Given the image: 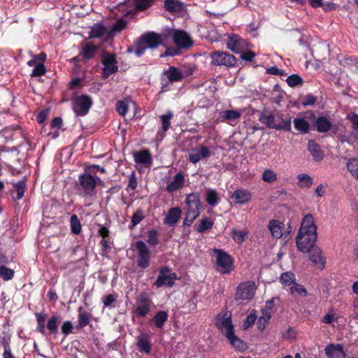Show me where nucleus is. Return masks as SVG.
<instances>
[{"mask_svg":"<svg viewBox=\"0 0 358 358\" xmlns=\"http://www.w3.org/2000/svg\"><path fill=\"white\" fill-rule=\"evenodd\" d=\"M168 319V314L165 311L157 313L151 322L157 327L162 328Z\"/></svg>","mask_w":358,"mask_h":358,"instance_id":"34","label":"nucleus"},{"mask_svg":"<svg viewBox=\"0 0 358 358\" xmlns=\"http://www.w3.org/2000/svg\"><path fill=\"white\" fill-rule=\"evenodd\" d=\"M308 148L315 161L319 162L323 159V152L315 141H308Z\"/></svg>","mask_w":358,"mask_h":358,"instance_id":"27","label":"nucleus"},{"mask_svg":"<svg viewBox=\"0 0 358 358\" xmlns=\"http://www.w3.org/2000/svg\"><path fill=\"white\" fill-rule=\"evenodd\" d=\"M256 320V316L254 314L250 313L246 318L245 323L243 324L244 329L248 328L250 325L253 324Z\"/></svg>","mask_w":358,"mask_h":358,"instance_id":"59","label":"nucleus"},{"mask_svg":"<svg viewBox=\"0 0 358 358\" xmlns=\"http://www.w3.org/2000/svg\"><path fill=\"white\" fill-rule=\"evenodd\" d=\"M117 296L115 294H108L103 298V303L105 307L110 306L112 303L115 301Z\"/></svg>","mask_w":358,"mask_h":358,"instance_id":"55","label":"nucleus"},{"mask_svg":"<svg viewBox=\"0 0 358 358\" xmlns=\"http://www.w3.org/2000/svg\"><path fill=\"white\" fill-rule=\"evenodd\" d=\"M152 301L147 293H141L136 299V307L133 311L134 316L145 317L152 307Z\"/></svg>","mask_w":358,"mask_h":358,"instance_id":"8","label":"nucleus"},{"mask_svg":"<svg viewBox=\"0 0 358 358\" xmlns=\"http://www.w3.org/2000/svg\"><path fill=\"white\" fill-rule=\"evenodd\" d=\"M46 69L43 63L36 64V66L34 67L31 76L32 77H38L44 75Z\"/></svg>","mask_w":358,"mask_h":358,"instance_id":"49","label":"nucleus"},{"mask_svg":"<svg viewBox=\"0 0 358 358\" xmlns=\"http://www.w3.org/2000/svg\"><path fill=\"white\" fill-rule=\"evenodd\" d=\"M78 323L81 327L87 326L90 322V315L87 313L83 310L82 308L78 310Z\"/></svg>","mask_w":358,"mask_h":358,"instance_id":"44","label":"nucleus"},{"mask_svg":"<svg viewBox=\"0 0 358 358\" xmlns=\"http://www.w3.org/2000/svg\"><path fill=\"white\" fill-rule=\"evenodd\" d=\"M3 358H14L11 354L10 349L8 344L4 345V352L3 354Z\"/></svg>","mask_w":358,"mask_h":358,"instance_id":"64","label":"nucleus"},{"mask_svg":"<svg viewBox=\"0 0 358 358\" xmlns=\"http://www.w3.org/2000/svg\"><path fill=\"white\" fill-rule=\"evenodd\" d=\"M168 271L169 270L167 268H162L160 269V275L158 276L157 280L155 282V285L157 287H160L163 285L168 287H172L173 285L177 275L175 273L166 274Z\"/></svg>","mask_w":358,"mask_h":358,"instance_id":"16","label":"nucleus"},{"mask_svg":"<svg viewBox=\"0 0 358 358\" xmlns=\"http://www.w3.org/2000/svg\"><path fill=\"white\" fill-rule=\"evenodd\" d=\"M317 225L315 223L312 215H306L301 224L300 229L296 237V245L297 249L301 252H308L315 245L314 243L317 241Z\"/></svg>","mask_w":358,"mask_h":358,"instance_id":"1","label":"nucleus"},{"mask_svg":"<svg viewBox=\"0 0 358 358\" xmlns=\"http://www.w3.org/2000/svg\"><path fill=\"white\" fill-rule=\"evenodd\" d=\"M173 114L171 111H168L166 114L160 116V120L162 124V129L166 131L171 126V120L173 118Z\"/></svg>","mask_w":358,"mask_h":358,"instance_id":"39","label":"nucleus"},{"mask_svg":"<svg viewBox=\"0 0 358 358\" xmlns=\"http://www.w3.org/2000/svg\"><path fill=\"white\" fill-rule=\"evenodd\" d=\"M298 185L302 188H309L313 184V178L308 174L301 173L297 176Z\"/></svg>","mask_w":358,"mask_h":358,"instance_id":"32","label":"nucleus"},{"mask_svg":"<svg viewBox=\"0 0 358 358\" xmlns=\"http://www.w3.org/2000/svg\"><path fill=\"white\" fill-rule=\"evenodd\" d=\"M186 204L187 208L183 224L189 226L200 214L201 204L199 195L195 193L188 194L186 198Z\"/></svg>","mask_w":358,"mask_h":358,"instance_id":"5","label":"nucleus"},{"mask_svg":"<svg viewBox=\"0 0 358 358\" xmlns=\"http://www.w3.org/2000/svg\"><path fill=\"white\" fill-rule=\"evenodd\" d=\"M214 253L215 255L217 270L222 273L231 272L234 268L231 257L227 252L219 249H215Z\"/></svg>","mask_w":358,"mask_h":358,"instance_id":"6","label":"nucleus"},{"mask_svg":"<svg viewBox=\"0 0 358 358\" xmlns=\"http://www.w3.org/2000/svg\"><path fill=\"white\" fill-rule=\"evenodd\" d=\"M172 37L174 43L179 48H186L191 46L192 44L191 37L184 31H175Z\"/></svg>","mask_w":358,"mask_h":358,"instance_id":"19","label":"nucleus"},{"mask_svg":"<svg viewBox=\"0 0 358 358\" xmlns=\"http://www.w3.org/2000/svg\"><path fill=\"white\" fill-rule=\"evenodd\" d=\"M338 321V317L336 314L332 313H328L324 315L322 318V322L324 324H331L333 322H336Z\"/></svg>","mask_w":358,"mask_h":358,"instance_id":"54","label":"nucleus"},{"mask_svg":"<svg viewBox=\"0 0 358 358\" xmlns=\"http://www.w3.org/2000/svg\"><path fill=\"white\" fill-rule=\"evenodd\" d=\"M262 180L267 183H273L278 180V174L271 169H265L262 174Z\"/></svg>","mask_w":358,"mask_h":358,"instance_id":"30","label":"nucleus"},{"mask_svg":"<svg viewBox=\"0 0 358 358\" xmlns=\"http://www.w3.org/2000/svg\"><path fill=\"white\" fill-rule=\"evenodd\" d=\"M231 198L234 199L236 203L244 204L251 200L252 194L248 190L241 189L234 191Z\"/></svg>","mask_w":358,"mask_h":358,"instance_id":"22","label":"nucleus"},{"mask_svg":"<svg viewBox=\"0 0 358 358\" xmlns=\"http://www.w3.org/2000/svg\"><path fill=\"white\" fill-rule=\"evenodd\" d=\"M268 229L272 234V236L276 238H280L282 236V230L284 224L282 222L272 220L268 223Z\"/></svg>","mask_w":358,"mask_h":358,"instance_id":"26","label":"nucleus"},{"mask_svg":"<svg viewBox=\"0 0 358 358\" xmlns=\"http://www.w3.org/2000/svg\"><path fill=\"white\" fill-rule=\"evenodd\" d=\"M326 355L329 358H345V354L341 345L329 344L325 348Z\"/></svg>","mask_w":358,"mask_h":358,"instance_id":"21","label":"nucleus"},{"mask_svg":"<svg viewBox=\"0 0 358 358\" xmlns=\"http://www.w3.org/2000/svg\"><path fill=\"white\" fill-rule=\"evenodd\" d=\"M206 201L210 206H215L217 203V193L215 189H208L207 191Z\"/></svg>","mask_w":358,"mask_h":358,"instance_id":"43","label":"nucleus"},{"mask_svg":"<svg viewBox=\"0 0 358 358\" xmlns=\"http://www.w3.org/2000/svg\"><path fill=\"white\" fill-rule=\"evenodd\" d=\"M248 234V231L247 229L243 230H237L236 229H232L231 230V237L232 238L238 243H243Z\"/></svg>","mask_w":358,"mask_h":358,"instance_id":"33","label":"nucleus"},{"mask_svg":"<svg viewBox=\"0 0 358 358\" xmlns=\"http://www.w3.org/2000/svg\"><path fill=\"white\" fill-rule=\"evenodd\" d=\"M317 129L319 132L323 133L329 131L331 127V122L324 117H319L316 120Z\"/></svg>","mask_w":358,"mask_h":358,"instance_id":"31","label":"nucleus"},{"mask_svg":"<svg viewBox=\"0 0 358 358\" xmlns=\"http://www.w3.org/2000/svg\"><path fill=\"white\" fill-rule=\"evenodd\" d=\"M241 110H225L220 113V118L222 122H227L232 123L235 120L239 119L242 115Z\"/></svg>","mask_w":358,"mask_h":358,"instance_id":"23","label":"nucleus"},{"mask_svg":"<svg viewBox=\"0 0 358 358\" xmlns=\"http://www.w3.org/2000/svg\"><path fill=\"white\" fill-rule=\"evenodd\" d=\"M241 53V59H243V60H245V61H252V59L255 56V54L252 51H246V52L243 51Z\"/></svg>","mask_w":358,"mask_h":358,"instance_id":"61","label":"nucleus"},{"mask_svg":"<svg viewBox=\"0 0 358 358\" xmlns=\"http://www.w3.org/2000/svg\"><path fill=\"white\" fill-rule=\"evenodd\" d=\"M164 180L167 183L166 191L172 193L183 187L185 179L184 174L179 172L174 176L171 180H167V178H164Z\"/></svg>","mask_w":358,"mask_h":358,"instance_id":"17","label":"nucleus"},{"mask_svg":"<svg viewBox=\"0 0 358 358\" xmlns=\"http://www.w3.org/2000/svg\"><path fill=\"white\" fill-rule=\"evenodd\" d=\"M181 213L182 211L180 208H171L164 219V222L170 226H173L180 217Z\"/></svg>","mask_w":358,"mask_h":358,"instance_id":"25","label":"nucleus"},{"mask_svg":"<svg viewBox=\"0 0 358 358\" xmlns=\"http://www.w3.org/2000/svg\"><path fill=\"white\" fill-rule=\"evenodd\" d=\"M165 36L150 32L141 38L136 44L135 54L136 56H141L148 48H156L164 44Z\"/></svg>","mask_w":358,"mask_h":358,"instance_id":"4","label":"nucleus"},{"mask_svg":"<svg viewBox=\"0 0 358 358\" xmlns=\"http://www.w3.org/2000/svg\"><path fill=\"white\" fill-rule=\"evenodd\" d=\"M216 325L224 334L231 345L240 350L245 349V343L234 335L231 313L229 311L222 312L217 316Z\"/></svg>","mask_w":358,"mask_h":358,"instance_id":"2","label":"nucleus"},{"mask_svg":"<svg viewBox=\"0 0 358 358\" xmlns=\"http://www.w3.org/2000/svg\"><path fill=\"white\" fill-rule=\"evenodd\" d=\"M257 287L252 281H247L240 284L237 288L236 298L241 300H248L254 297Z\"/></svg>","mask_w":358,"mask_h":358,"instance_id":"11","label":"nucleus"},{"mask_svg":"<svg viewBox=\"0 0 358 358\" xmlns=\"http://www.w3.org/2000/svg\"><path fill=\"white\" fill-rule=\"evenodd\" d=\"M126 27V22L122 18L119 19L113 25L111 29V33L119 32Z\"/></svg>","mask_w":358,"mask_h":358,"instance_id":"53","label":"nucleus"},{"mask_svg":"<svg viewBox=\"0 0 358 358\" xmlns=\"http://www.w3.org/2000/svg\"><path fill=\"white\" fill-rule=\"evenodd\" d=\"M211 64L215 66H233L236 60L234 55L223 51H215L210 54Z\"/></svg>","mask_w":358,"mask_h":358,"instance_id":"9","label":"nucleus"},{"mask_svg":"<svg viewBox=\"0 0 358 358\" xmlns=\"http://www.w3.org/2000/svg\"><path fill=\"white\" fill-rule=\"evenodd\" d=\"M280 282L285 286H291L295 281L294 275L291 272L283 273L280 278Z\"/></svg>","mask_w":358,"mask_h":358,"instance_id":"41","label":"nucleus"},{"mask_svg":"<svg viewBox=\"0 0 358 358\" xmlns=\"http://www.w3.org/2000/svg\"><path fill=\"white\" fill-rule=\"evenodd\" d=\"M286 81L288 85L292 87H296L302 83L301 78L296 74L289 76V77H287Z\"/></svg>","mask_w":358,"mask_h":358,"instance_id":"46","label":"nucleus"},{"mask_svg":"<svg viewBox=\"0 0 358 358\" xmlns=\"http://www.w3.org/2000/svg\"><path fill=\"white\" fill-rule=\"evenodd\" d=\"M294 125L295 129L301 133H307L309 130V124L303 118L294 119Z\"/></svg>","mask_w":358,"mask_h":358,"instance_id":"37","label":"nucleus"},{"mask_svg":"<svg viewBox=\"0 0 358 358\" xmlns=\"http://www.w3.org/2000/svg\"><path fill=\"white\" fill-rule=\"evenodd\" d=\"M116 109L122 116H125L128 111V103L124 101H119L116 103Z\"/></svg>","mask_w":358,"mask_h":358,"instance_id":"48","label":"nucleus"},{"mask_svg":"<svg viewBox=\"0 0 358 358\" xmlns=\"http://www.w3.org/2000/svg\"><path fill=\"white\" fill-rule=\"evenodd\" d=\"M150 337L147 334H142L137 338V346L140 351L149 354L151 350Z\"/></svg>","mask_w":358,"mask_h":358,"instance_id":"24","label":"nucleus"},{"mask_svg":"<svg viewBox=\"0 0 358 358\" xmlns=\"http://www.w3.org/2000/svg\"><path fill=\"white\" fill-rule=\"evenodd\" d=\"M144 218L143 213L141 210H137L131 217V223L132 226L134 227L137 225Z\"/></svg>","mask_w":358,"mask_h":358,"instance_id":"52","label":"nucleus"},{"mask_svg":"<svg viewBox=\"0 0 358 358\" xmlns=\"http://www.w3.org/2000/svg\"><path fill=\"white\" fill-rule=\"evenodd\" d=\"M269 320H266L265 317H264L263 316H260L258 319V322H257V326H258V328L260 329V330H263L265 327V325L267 324V322H268Z\"/></svg>","mask_w":358,"mask_h":358,"instance_id":"63","label":"nucleus"},{"mask_svg":"<svg viewBox=\"0 0 358 358\" xmlns=\"http://www.w3.org/2000/svg\"><path fill=\"white\" fill-rule=\"evenodd\" d=\"M15 187L16 188V192H17V199L20 200L23 197L24 193L26 189L25 182L22 181V180L18 181L15 184Z\"/></svg>","mask_w":358,"mask_h":358,"instance_id":"47","label":"nucleus"},{"mask_svg":"<svg viewBox=\"0 0 358 358\" xmlns=\"http://www.w3.org/2000/svg\"><path fill=\"white\" fill-rule=\"evenodd\" d=\"M136 248L138 252L137 265L141 268H145L150 264V252L145 243L139 241L136 243Z\"/></svg>","mask_w":358,"mask_h":358,"instance_id":"12","label":"nucleus"},{"mask_svg":"<svg viewBox=\"0 0 358 358\" xmlns=\"http://www.w3.org/2000/svg\"><path fill=\"white\" fill-rule=\"evenodd\" d=\"M348 119L351 122L352 128L358 127V115L352 113L348 115Z\"/></svg>","mask_w":358,"mask_h":358,"instance_id":"62","label":"nucleus"},{"mask_svg":"<svg viewBox=\"0 0 358 358\" xmlns=\"http://www.w3.org/2000/svg\"><path fill=\"white\" fill-rule=\"evenodd\" d=\"M73 329V324L70 321H66L62 326V332L64 335L69 334Z\"/></svg>","mask_w":358,"mask_h":358,"instance_id":"56","label":"nucleus"},{"mask_svg":"<svg viewBox=\"0 0 358 358\" xmlns=\"http://www.w3.org/2000/svg\"><path fill=\"white\" fill-rule=\"evenodd\" d=\"M14 276V271L5 266H0V277L7 281L11 280Z\"/></svg>","mask_w":358,"mask_h":358,"instance_id":"42","label":"nucleus"},{"mask_svg":"<svg viewBox=\"0 0 358 358\" xmlns=\"http://www.w3.org/2000/svg\"><path fill=\"white\" fill-rule=\"evenodd\" d=\"M213 222L210 218L202 219L198 226L197 230L199 232H203L213 227Z\"/></svg>","mask_w":358,"mask_h":358,"instance_id":"45","label":"nucleus"},{"mask_svg":"<svg viewBox=\"0 0 358 358\" xmlns=\"http://www.w3.org/2000/svg\"><path fill=\"white\" fill-rule=\"evenodd\" d=\"M58 319L56 317H52L48 322V329L51 333L55 334L57 331L58 328Z\"/></svg>","mask_w":358,"mask_h":358,"instance_id":"51","label":"nucleus"},{"mask_svg":"<svg viewBox=\"0 0 358 358\" xmlns=\"http://www.w3.org/2000/svg\"><path fill=\"white\" fill-rule=\"evenodd\" d=\"M147 242L152 245H155L157 244V233L155 231L152 230L148 232V238Z\"/></svg>","mask_w":358,"mask_h":358,"instance_id":"57","label":"nucleus"},{"mask_svg":"<svg viewBox=\"0 0 358 358\" xmlns=\"http://www.w3.org/2000/svg\"><path fill=\"white\" fill-rule=\"evenodd\" d=\"M164 6L167 10L173 13L180 12L183 9V3L179 0H166Z\"/></svg>","mask_w":358,"mask_h":358,"instance_id":"28","label":"nucleus"},{"mask_svg":"<svg viewBox=\"0 0 358 358\" xmlns=\"http://www.w3.org/2000/svg\"><path fill=\"white\" fill-rule=\"evenodd\" d=\"M327 187V185L326 184L319 185L315 189L316 195L319 197L323 196L326 192Z\"/></svg>","mask_w":358,"mask_h":358,"instance_id":"58","label":"nucleus"},{"mask_svg":"<svg viewBox=\"0 0 358 358\" xmlns=\"http://www.w3.org/2000/svg\"><path fill=\"white\" fill-rule=\"evenodd\" d=\"M92 104V99L86 95L76 97L73 101V108L77 115H85Z\"/></svg>","mask_w":358,"mask_h":358,"instance_id":"10","label":"nucleus"},{"mask_svg":"<svg viewBox=\"0 0 358 358\" xmlns=\"http://www.w3.org/2000/svg\"><path fill=\"white\" fill-rule=\"evenodd\" d=\"M151 0H141L138 1L136 4V8L138 10H144L150 5Z\"/></svg>","mask_w":358,"mask_h":358,"instance_id":"60","label":"nucleus"},{"mask_svg":"<svg viewBox=\"0 0 358 358\" xmlns=\"http://www.w3.org/2000/svg\"><path fill=\"white\" fill-rule=\"evenodd\" d=\"M103 74L104 78L108 77L117 71V61L113 54L105 53L103 56Z\"/></svg>","mask_w":358,"mask_h":358,"instance_id":"13","label":"nucleus"},{"mask_svg":"<svg viewBox=\"0 0 358 358\" xmlns=\"http://www.w3.org/2000/svg\"><path fill=\"white\" fill-rule=\"evenodd\" d=\"M96 50V47L94 45L91 43H86L83 47L82 52H80V56L83 58L90 59L94 56V53Z\"/></svg>","mask_w":358,"mask_h":358,"instance_id":"29","label":"nucleus"},{"mask_svg":"<svg viewBox=\"0 0 358 358\" xmlns=\"http://www.w3.org/2000/svg\"><path fill=\"white\" fill-rule=\"evenodd\" d=\"M71 229L74 234H79L81 231L80 222L76 215L71 217Z\"/></svg>","mask_w":358,"mask_h":358,"instance_id":"40","label":"nucleus"},{"mask_svg":"<svg viewBox=\"0 0 358 358\" xmlns=\"http://www.w3.org/2000/svg\"><path fill=\"white\" fill-rule=\"evenodd\" d=\"M290 294L294 296H306L307 291L305 287L295 282V281L292 284L289 288Z\"/></svg>","mask_w":358,"mask_h":358,"instance_id":"36","label":"nucleus"},{"mask_svg":"<svg viewBox=\"0 0 358 358\" xmlns=\"http://www.w3.org/2000/svg\"><path fill=\"white\" fill-rule=\"evenodd\" d=\"M99 181L100 178L99 177L84 173L78 178V187L85 195H91Z\"/></svg>","mask_w":358,"mask_h":358,"instance_id":"7","label":"nucleus"},{"mask_svg":"<svg viewBox=\"0 0 358 358\" xmlns=\"http://www.w3.org/2000/svg\"><path fill=\"white\" fill-rule=\"evenodd\" d=\"M166 76L170 81L176 82L180 80L183 76L180 71L175 67H170L166 71Z\"/></svg>","mask_w":358,"mask_h":358,"instance_id":"35","label":"nucleus"},{"mask_svg":"<svg viewBox=\"0 0 358 358\" xmlns=\"http://www.w3.org/2000/svg\"><path fill=\"white\" fill-rule=\"evenodd\" d=\"M259 120L270 128L276 130H291V117L288 115L273 111L271 113L263 114Z\"/></svg>","mask_w":358,"mask_h":358,"instance_id":"3","label":"nucleus"},{"mask_svg":"<svg viewBox=\"0 0 358 358\" xmlns=\"http://www.w3.org/2000/svg\"><path fill=\"white\" fill-rule=\"evenodd\" d=\"M227 45L235 53H241L248 48V42L237 35L230 36Z\"/></svg>","mask_w":358,"mask_h":358,"instance_id":"14","label":"nucleus"},{"mask_svg":"<svg viewBox=\"0 0 358 358\" xmlns=\"http://www.w3.org/2000/svg\"><path fill=\"white\" fill-rule=\"evenodd\" d=\"M309 259L310 260L319 268L322 269L324 268L326 263V258L323 255L321 249L315 246L312 248L309 251Z\"/></svg>","mask_w":358,"mask_h":358,"instance_id":"18","label":"nucleus"},{"mask_svg":"<svg viewBox=\"0 0 358 358\" xmlns=\"http://www.w3.org/2000/svg\"><path fill=\"white\" fill-rule=\"evenodd\" d=\"M211 152L209 149L203 145H198L190 150L189 160L193 164H196L201 159L208 158Z\"/></svg>","mask_w":358,"mask_h":358,"instance_id":"15","label":"nucleus"},{"mask_svg":"<svg viewBox=\"0 0 358 358\" xmlns=\"http://www.w3.org/2000/svg\"><path fill=\"white\" fill-rule=\"evenodd\" d=\"M134 162L136 164H143L145 167H150L152 164V158L148 150H142L136 152L133 155Z\"/></svg>","mask_w":358,"mask_h":358,"instance_id":"20","label":"nucleus"},{"mask_svg":"<svg viewBox=\"0 0 358 358\" xmlns=\"http://www.w3.org/2000/svg\"><path fill=\"white\" fill-rule=\"evenodd\" d=\"M346 166L351 175L358 179V159H350L347 162Z\"/></svg>","mask_w":358,"mask_h":358,"instance_id":"38","label":"nucleus"},{"mask_svg":"<svg viewBox=\"0 0 358 358\" xmlns=\"http://www.w3.org/2000/svg\"><path fill=\"white\" fill-rule=\"evenodd\" d=\"M106 32L105 28L101 25H95L91 31V36L98 38L102 36Z\"/></svg>","mask_w":358,"mask_h":358,"instance_id":"50","label":"nucleus"}]
</instances>
